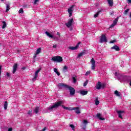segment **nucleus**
I'll list each match as a JSON object with an SVG mask.
<instances>
[{
  "mask_svg": "<svg viewBox=\"0 0 131 131\" xmlns=\"http://www.w3.org/2000/svg\"><path fill=\"white\" fill-rule=\"evenodd\" d=\"M58 87L59 89L64 88V89L66 90H69L70 96H74V95H75V89H74L73 87L69 86V85L64 84V83H59L58 85Z\"/></svg>",
  "mask_w": 131,
  "mask_h": 131,
  "instance_id": "f257e3e1",
  "label": "nucleus"
},
{
  "mask_svg": "<svg viewBox=\"0 0 131 131\" xmlns=\"http://www.w3.org/2000/svg\"><path fill=\"white\" fill-rule=\"evenodd\" d=\"M62 104H63V101H60L56 103H55L52 106H50L48 107V110L50 111H52L53 109L57 108L58 107H60L61 106Z\"/></svg>",
  "mask_w": 131,
  "mask_h": 131,
  "instance_id": "f03ea898",
  "label": "nucleus"
},
{
  "mask_svg": "<svg viewBox=\"0 0 131 131\" xmlns=\"http://www.w3.org/2000/svg\"><path fill=\"white\" fill-rule=\"evenodd\" d=\"M52 61L53 62H57V63H61V62H63V58L61 56H54L52 58Z\"/></svg>",
  "mask_w": 131,
  "mask_h": 131,
  "instance_id": "7ed1b4c3",
  "label": "nucleus"
},
{
  "mask_svg": "<svg viewBox=\"0 0 131 131\" xmlns=\"http://www.w3.org/2000/svg\"><path fill=\"white\" fill-rule=\"evenodd\" d=\"M105 86H106V84L102 83L101 82L98 81L97 84H96V89L97 90H101V89H104Z\"/></svg>",
  "mask_w": 131,
  "mask_h": 131,
  "instance_id": "20e7f679",
  "label": "nucleus"
},
{
  "mask_svg": "<svg viewBox=\"0 0 131 131\" xmlns=\"http://www.w3.org/2000/svg\"><path fill=\"white\" fill-rule=\"evenodd\" d=\"M101 36L100 37V42L102 43V42H107L108 40H107V37L104 34L101 35Z\"/></svg>",
  "mask_w": 131,
  "mask_h": 131,
  "instance_id": "39448f33",
  "label": "nucleus"
},
{
  "mask_svg": "<svg viewBox=\"0 0 131 131\" xmlns=\"http://www.w3.org/2000/svg\"><path fill=\"white\" fill-rule=\"evenodd\" d=\"M91 62L92 65L91 67L92 70H95V69L96 68V60H95V59L92 58V59L91 60Z\"/></svg>",
  "mask_w": 131,
  "mask_h": 131,
  "instance_id": "423d86ee",
  "label": "nucleus"
},
{
  "mask_svg": "<svg viewBox=\"0 0 131 131\" xmlns=\"http://www.w3.org/2000/svg\"><path fill=\"white\" fill-rule=\"evenodd\" d=\"M73 8H74V5H72L68 9V12L69 14V17H71V16H72V12H73Z\"/></svg>",
  "mask_w": 131,
  "mask_h": 131,
  "instance_id": "0eeeda50",
  "label": "nucleus"
},
{
  "mask_svg": "<svg viewBox=\"0 0 131 131\" xmlns=\"http://www.w3.org/2000/svg\"><path fill=\"white\" fill-rule=\"evenodd\" d=\"M73 23V18H71L69 19L67 23H66V26L68 28H70L71 26H72V23Z\"/></svg>",
  "mask_w": 131,
  "mask_h": 131,
  "instance_id": "6e6552de",
  "label": "nucleus"
},
{
  "mask_svg": "<svg viewBox=\"0 0 131 131\" xmlns=\"http://www.w3.org/2000/svg\"><path fill=\"white\" fill-rule=\"evenodd\" d=\"M69 110L70 111L74 110L76 114H79V113H80V110H79V107H72L71 108V109H69Z\"/></svg>",
  "mask_w": 131,
  "mask_h": 131,
  "instance_id": "1a4fd4ad",
  "label": "nucleus"
},
{
  "mask_svg": "<svg viewBox=\"0 0 131 131\" xmlns=\"http://www.w3.org/2000/svg\"><path fill=\"white\" fill-rule=\"evenodd\" d=\"M86 124H88V120H84L83 124L80 125V127H81L82 129H85L86 128Z\"/></svg>",
  "mask_w": 131,
  "mask_h": 131,
  "instance_id": "9d476101",
  "label": "nucleus"
},
{
  "mask_svg": "<svg viewBox=\"0 0 131 131\" xmlns=\"http://www.w3.org/2000/svg\"><path fill=\"white\" fill-rule=\"evenodd\" d=\"M40 70H41V68H40L39 69L36 71V72H35V75L33 78V79H36V78L38 77V73L40 71Z\"/></svg>",
  "mask_w": 131,
  "mask_h": 131,
  "instance_id": "9b49d317",
  "label": "nucleus"
},
{
  "mask_svg": "<svg viewBox=\"0 0 131 131\" xmlns=\"http://www.w3.org/2000/svg\"><path fill=\"white\" fill-rule=\"evenodd\" d=\"M80 42H79L77 45H76L75 47H70V50H72V51H75V50L77 49V48L79 47V45H80Z\"/></svg>",
  "mask_w": 131,
  "mask_h": 131,
  "instance_id": "f8f14e48",
  "label": "nucleus"
},
{
  "mask_svg": "<svg viewBox=\"0 0 131 131\" xmlns=\"http://www.w3.org/2000/svg\"><path fill=\"white\" fill-rule=\"evenodd\" d=\"M111 50H115V51H120V49H119V47L117 45H114L113 47H111Z\"/></svg>",
  "mask_w": 131,
  "mask_h": 131,
  "instance_id": "ddd939ff",
  "label": "nucleus"
},
{
  "mask_svg": "<svg viewBox=\"0 0 131 131\" xmlns=\"http://www.w3.org/2000/svg\"><path fill=\"white\" fill-rule=\"evenodd\" d=\"M39 111V106H36L35 108H34L33 110V112L35 113V114H37Z\"/></svg>",
  "mask_w": 131,
  "mask_h": 131,
  "instance_id": "4468645a",
  "label": "nucleus"
},
{
  "mask_svg": "<svg viewBox=\"0 0 131 131\" xmlns=\"http://www.w3.org/2000/svg\"><path fill=\"white\" fill-rule=\"evenodd\" d=\"M17 68H18V64L15 63L13 67V71L12 72V73H15L16 71H17Z\"/></svg>",
  "mask_w": 131,
  "mask_h": 131,
  "instance_id": "2eb2a0df",
  "label": "nucleus"
},
{
  "mask_svg": "<svg viewBox=\"0 0 131 131\" xmlns=\"http://www.w3.org/2000/svg\"><path fill=\"white\" fill-rule=\"evenodd\" d=\"M124 112V111H119L117 112V113L118 114L119 118H121V119H122V116L121 115V114H122V113H123Z\"/></svg>",
  "mask_w": 131,
  "mask_h": 131,
  "instance_id": "dca6fc26",
  "label": "nucleus"
},
{
  "mask_svg": "<svg viewBox=\"0 0 131 131\" xmlns=\"http://www.w3.org/2000/svg\"><path fill=\"white\" fill-rule=\"evenodd\" d=\"M80 93L81 95H82V96H85V95H88V91L82 90Z\"/></svg>",
  "mask_w": 131,
  "mask_h": 131,
  "instance_id": "f3484780",
  "label": "nucleus"
},
{
  "mask_svg": "<svg viewBox=\"0 0 131 131\" xmlns=\"http://www.w3.org/2000/svg\"><path fill=\"white\" fill-rule=\"evenodd\" d=\"M96 116L100 120H105V118L101 117V114L100 113H98Z\"/></svg>",
  "mask_w": 131,
  "mask_h": 131,
  "instance_id": "a211bd4d",
  "label": "nucleus"
},
{
  "mask_svg": "<svg viewBox=\"0 0 131 131\" xmlns=\"http://www.w3.org/2000/svg\"><path fill=\"white\" fill-rule=\"evenodd\" d=\"M45 34L47 35V36H49V37H51V38H54V36L51 34V33H50L48 31L45 32Z\"/></svg>",
  "mask_w": 131,
  "mask_h": 131,
  "instance_id": "6ab92c4d",
  "label": "nucleus"
},
{
  "mask_svg": "<svg viewBox=\"0 0 131 131\" xmlns=\"http://www.w3.org/2000/svg\"><path fill=\"white\" fill-rule=\"evenodd\" d=\"M110 7H113V0H107Z\"/></svg>",
  "mask_w": 131,
  "mask_h": 131,
  "instance_id": "aec40b11",
  "label": "nucleus"
},
{
  "mask_svg": "<svg viewBox=\"0 0 131 131\" xmlns=\"http://www.w3.org/2000/svg\"><path fill=\"white\" fill-rule=\"evenodd\" d=\"M119 19V17H117L115 19V20L113 22V24H114L115 26L117 24V22H118V19Z\"/></svg>",
  "mask_w": 131,
  "mask_h": 131,
  "instance_id": "412c9836",
  "label": "nucleus"
},
{
  "mask_svg": "<svg viewBox=\"0 0 131 131\" xmlns=\"http://www.w3.org/2000/svg\"><path fill=\"white\" fill-rule=\"evenodd\" d=\"M41 52V48H39L38 49H37L35 54L36 55H38V54H40Z\"/></svg>",
  "mask_w": 131,
  "mask_h": 131,
  "instance_id": "4be33fe9",
  "label": "nucleus"
},
{
  "mask_svg": "<svg viewBox=\"0 0 131 131\" xmlns=\"http://www.w3.org/2000/svg\"><path fill=\"white\" fill-rule=\"evenodd\" d=\"M102 11L99 10L98 11L95 15H94V18H97L100 15V13H101Z\"/></svg>",
  "mask_w": 131,
  "mask_h": 131,
  "instance_id": "5701e85b",
  "label": "nucleus"
},
{
  "mask_svg": "<svg viewBox=\"0 0 131 131\" xmlns=\"http://www.w3.org/2000/svg\"><path fill=\"white\" fill-rule=\"evenodd\" d=\"M3 23V26H2V29H5L6 27H7V24L6 23V21H2Z\"/></svg>",
  "mask_w": 131,
  "mask_h": 131,
  "instance_id": "b1692460",
  "label": "nucleus"
},
{
  "mask_svg": "<svg viewBox=\"0 0 131 131\" xmlns=\"http://www.w3.org/2000/svg\"><path fill=\"white\" fill-rule=\"evenodd\" d=\"M99 104H100V101H99V99L98 98V97H96L95 105L98 106V105H99Z\"/></svg>",
  "mask_w": 131,
  "mask_h": 131,
  "instance_id": "393cba45",
  "label": "nucleus"
},
{
  "mask_svg": "<svg viewBox=\"0 0 131 131\" xmlns=\"http://www.w3.org/2000/svg\"><path fill=\"white\" fill-rule=\"evenodd\" d=\"M4 109L7 110L8 109V101H5L4 103Z\"/></svg>",
  "mask_w": 131,
  "mask_h": 131,
  "instance_id": "a878e982",
  "label": "nucleus"
},
{
  "mask_svg": "<svg viewBox=\"0 0 131 131\" xmlns=\"http://www.w3.org/2000/svg\"><path fill=\"white\" fill-rule=\"evenodd\" d=\"M68 69V67L67 66H64L63 68L62 71L63 72H67V70Z\"/></svg>",
  "mask_w": 131,
  "mask_h": 131,
  "instance_id": "bb28decb",
  "label": "nucleus"
},
{
  "mask_svg": "<svg viewBox=\"0 0 131 131\" xmlns=\"http://www.w3.org/2000/svg\"><path fill=\"white\" fill-rule=\"evenodd\" d=\"M10 11V5L6 4V12H9Z\"/></svg>",
  "mask_w": 131,
  "mask_h": 131,
  "instance_id": "cd10ccee",
  "label": "nucleus"
},
{
  "mask_svg": "<svg viewBox=\"0 0 131 131\" xmlns=\"http://www.w3.org/2000/svg\"><path fill=\"white\" fill-rule=\"evenodd\" d=\"M115 95H116L118 97H120V94H119V92L117 90H116L114 92Z\"/></svg>",
  "mask_w": 131,
  "mask_h": 131,
  "instance_id": "c85d7f7f",
  "label": "nucleus"
},
{
  "mask_svg": "<svg viewBox=\"0 0 131 131\" xmlns=\"http://www.w3.org/2000/svg\"><path fill=\"white\" fill-rule=\"evenodd\" d=\"M128 12H129V9H127L124 11L123 14L126 15H127V13H128Z\"/></svg>",
  "mask_w": 131,
  "mask_h": 131,
  "instance_id": "c756f323",
  "label": "nucleus"
},
{
  "mask_svg": "<svg viewBox=\"0 0 131 131\" xmlns=\"http://www.w3.org/2000/svg\"><path fill=\"white\" fill-rule=\"evenodd\" d=\"M83 55H84V52H81V53H80L78 55V58H79L82 56H83Z\"/></svg>",
  "mask_w": 131,
  "mask_h": 131,
  "instance_id": "7c9ffc66",
  "label": "nucleus"
},
{
  "mask_svg": "<svg viewBox=\"0 0 131 131\" xmlns=\"http://www.w3.org/2000/svg\"><path fill=\"white\" fill-rule=\"evenodd\" d=\"M70 127H71L72 129L73 130H75V126L73 124H70Z\"/></svg>",
  "mask_w": 131,
  "mask_h": 131,
  "instance_id": "2f4dec72",
  "label": "nucleus"
},
{
  "mask_svg": "<svg viewBox=\"0 0 131 131\" xmlns=\"http://www.w3.org/2000/svg\"><path fill=\"white\" fill-rule=\"evenodd\" d=\"M61 107H62V108H63V109H65V110H69V109H71V108H69V107H66V106H65L64 105H61Z\"/></svg>",
  "mask_w": 131,
  "mask_h": 131,
  "instance_id": "473e14b6",
  "label": "nucleus"
},
{
  "mask_svg": "<svg viewBox=\"0 0 131 131\" xmlns=\"http://www.w3.org/2000/svg\"><path fill=\"white\" fill-rule=\"evenodd\" d=\"M72 79H73V82L74 83H76L77 80H76V78H75V77H73Z\"/></svg>",
  "mask_w": 131,
  "mask_h": 131,
  "instance_id": "72a5a7b5",
  "label": "nucleus"
},
{
  "mask_svg": "<svg viewBox=\"0 0 131 131\" xmlns=\"http://www.w3.org/2000/svg\"><path fill=\"white\" fill-rule=\"evenodd\" d=\"M88 83H89V81L86 80V81H85L83 83V86H86V85H88Z\"/></svg>",
  "mask_w": 131,
  "mask_h": 131,
  "instance_id": "f704fd0d",
  "label": "nucleus"
},
{
  "mask_svg": "<svg viewBox=\"0 0 131 131\" xmlns=\"http://www.w3.org/2000/svg\"><path fill=\"white\" fill-rule=\"evenodd\" d=\"M19 14H23L24 13V11H23V9L20 8L19 10Z\"/></svg>",
  "mask_w": 131,
  "mask_h": 131,
  "instance_id": "c9c22d12",
  "label": "nucleus"
},
{
  "mask_svg": "<svg viewBox=\"0 0 131 131\" xmlns=\"http://www.w3.org/2000/svg\"><path fill=\"white\" fill-rule=\"evenodd\" d=\"M31 113H32V110H29L27 113L29 115H31Z\"/></svg>",
  "mask_w": 131,
  "mask_h": 131,
  "instance_id": "e433bc0d",
  "label": "nucleus"
},
{
  "mask_svg": "<svg viewBox=\"0 0 131 131\" xmlns=\"http://www.w3.org/2000/svg\"><path fill=\"white\" fill-rule=\"evenodd\" d=\"M90 73H91V71H88L86 72V73H85V75H86V76H88V75H89V74H90Z\"/></svg>",
  "mask_w": 131,
  "mask_h": 131,
  "instance_id": "4c0bfd02",
  "label": "nucleus"
},
{
  "mask_svg": "<svg viewBox=\"0 0 131 131\" xmlns=\"http://www.w3.org/2000/svg\"><path fill=\"white\" fill-rule=\"evenodd\" d=\"M116 41V40H113L110 41V43H114Z\"/></svg>",
  "mask_w": 131,
  "mask_h": 131,
  "instance_id": "58836bf2",
  "label": "nucleus"
},
{
  "mask_svg": "<svg viewBox=\"0 0 131 131\" xmlns=\"http://www.w3.org/2000/svg\"><path fill=\"white\" fill-rule=\"evenodd\" d=\"M115 26V25H114V24H112L111 26H110V28H113V27H114Z\"/></svg>",
  "mask_w": 131,
  "mask_h": 131,
  "instance_id": "ea45409f",
  "label": "nucleus"
},
{
  "mask_svg": "<svg viewBox=\"0 0 131 131\" xmlns=\"http://www.w3.org/2000/svg\"><path fill=\"white\" fill-rule=\"evenodd\" d=\"M54 72H55V73H56L58 71V69L57 68H54Z\"/></svg>",
  "mask_w": 131,
  "mask_h": 131,
  "instance_id": "a19ab883",
  "label": "nucleus"
},
{
  "mask_svg": "<svg viewBox=\"0 0 131 131\" xmlns=\"http://www.w3.org/2000/svg\"><path fill=\"white\" fill-rule=\"evenodd\" d=\"M46 130H47V127H45L43 128V129L41 130L40 131H46Z\"/></svg>",
  "mask_w": 131,
  "mask_h": 131,
  "instance_id": "79ce46f5",
  "label": "nucleus"
},
{
  "mask_svg": "<svg viewBox=\"0 0 131 131\" xmlns=\"http://www.w3.org/2000/svg\"><path fill=\"white\" fill-rule=\"evenodd\" d=\"M13 130V128L10 127L8 128V131H12Z\"/></svg>",
  "mask_w": 131,
  "mask_h": 131,
  "instance_id": "37998d69",
  "label": "nucleus"
},
{
  "mask_svg": "<svg viewBox=\"0 0 131 131\" xmlns=\"http://www.w3.org/2000/svg\"><path fill=\"white\" fill-rule=\"evenodd\" d=\"M7 76H8V77H10V76H11V75L9 73H7Z\"/></svg>",
  "mask_w": 131,
  "mask_h": 131,
  "instance_id": "c03bdc74",
  "label": "nucleus"
},
{
  "mask_svg": "<svg viewBox=\"0 0 131 131\" xmlns=\"http://www.w3.org/2000/svg\"><path fill=\"white\" fill-rule=\"evenodd\" d=\"M37 2H38V0H35L34 2V5H36V3H37Z\"/></svg>",
  "mask_w": 131,
  "mask_h": 131,
  "instance_id": "a18cd8bd",
  "label": "nucleus"
},
{
  "mask_svg": "<svg viewBox=\"0 0 131 131\" xmlns=\"http://www.w3.org/2000/svg\"><path fill=\"white\" fill-rule=\"evenodd\" d=\"M56 74H57V75L58 76H60V72H59L58 71H57L56 73Z\"/></svg>",
  "mask_w": 131,
  "mask_h": 131,
  "instance_id": "49530a36",
  "label": "nucleus"
},
{
  "mask_svg": "<svg viewBox=\"0 0 131 131\" xmlns=\"http://www.w3.org/2000/svg\"><path fill=\"white\" fill-rule=\"evenodd\" d=\"M37 54H36V53H35V54H34V57H33V58H34V59H35V58H36V55H37Z\"/></svg>",
  "mask_w": 131,
  "mask_h": 131,
  "instance_id": "de8ad7c7",
  "label": "nucleus"
},
{
  "mask_svg": "<svg viewBox=\"0 0 131 131\" xmlns=\"http://www.w3.org/2000/svg\"><path fill=\"white\" fill-rule=\"evenodd\" d=\"M53 48H54V49H56V48H57V45H53Z\"/></svg>",
  "mask_w": 131,
  "mask_h": 131,
  "instance_id": "09e8293b",
  "label": "nucleus"
},
{
  "mask_svg": "<svg viewBox=\"0 0 131 131\" xmlns=\"http://www.w3.org/2000/svg\"><path fill=\"white\" fill-rule=\"evenodd\" d=\"M128 4H131V0H128Z\"/></svg>",
  "mask_w": 131,
  "mask_h": 131,
  "instance_id": "8fccbe9b",
  "label": "nucleus"
},
{
  "mask_svg": "<svg viewBox=\"0 0 131 131\" xmlns=\"http://www.w3.org/2000/svg\"><path fill=\"white\" fill-rule=\"evenodd\" d=\"M22 69H23V70H25V69H26V68H25V67H23V68H22Z\"/></svg>",
  "mask_w": 131,
  "mask_h": 131,
  "instance_id": "3c124183",
  "label": "nucleus"
},
{
  "mask_svg": "<svg viewBox=\"0 0 131 131\" xmlns=\"http://www.w3.org/2000/svg\"><path fill=\"white\" fill-rule=\"evenodd\" d=\"M57 35H60V33H59V32H57Z\"/></svg>",
  "mask_w": 131,
  "mask_h": 131,
  "instance_id": "603ef678",
  "label": "nucleus"
},
{
  "mask_svg": "<svg viewBox=\"0 0 131 131\" xmlns=\"http://www.w3.org/2000/svg\"><path fill=\"white\" fill-rule=\"evenodd\" d=\"M129 18H131V12L130 13Z\"/></svg>",
  "mask_w": 131,
  "mask_h": 131,
  "instance_id": "864d4df0",
  "label": "nucleus"
},
{
  "mask_svg": "<svg viewBox=\"0 0 131 131\" xmlns=\"http://www.w3.org/2000/svg\"><path fill=\"white\" fill-rule=\"evenodd\" d=\"M129 84V85L131 86V81H130Z\"/></svg>",
  "mask_w": 131,
  "mask_h": 131,
  "instance_id": "5fc2aeb1",
  "label": "nucleus"
},
{
  "mask_svg": "<svg viewBox=\"0 0 131 131\" xmlns=\"http://www.w3.org/2000/svg\"><path fill=\"white\" fill-rule=\"evenodd\" d=\"M70 30H71H71H73L72 28H70Z\"/></svg>",
  "mask_w": 131,
  "mask_h": 131,
  "instance_id": "6e6d98bb",
  "label": "nucleus"
},
{
  "mask_svg": "<svg viewBox=\"0 0 131 131\" xmlns=\"http://www.w3.org/2000/svg\"><path fill=\"white\" fill-rule=\"evenodd\" d=\"M2 47V43H0V48Z\"/></svg>",
  "mask_w": 131,
  "mask_h": 131,
  "instance_id": "4d7b16f0",
  "label": "nucleus"
},
{
  "mask_svg": "<svg viewBox=\"0 0 131 131\" xmlns=\"http://www.w3.org/2000/svg\"><path fill=\"white\" fill-rule=\"evenodd\" d=\"M17 52L19 53V50H17Z\"/></svg>",
  "mask_w": 131,
  "mask_h": 131,
  "instance_id": "13d9d810",
  "label": "nucleus"
},
{
  "mask_svg": "<svg viewBox=\"0 0 131 131\" xmlns=\"http://www.w3.org/2000/svg\"><path fill=\"white\" fill-rule=\"evenodd\" d=\"M2 1V2H4V0H1Z\"/></svg>",
  "mask_w": 131,
  "mask_h": 131,
  "instance_id": "bf43d9fd",
  "label": "nucleus"
}]
</instances>
